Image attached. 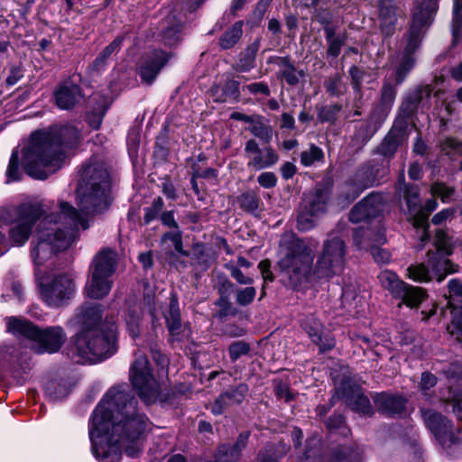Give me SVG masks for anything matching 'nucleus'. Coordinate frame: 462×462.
<instances>
[{"mask_svg": "<svg viewBox=\"0 0 462 462\" xmlns=\"http://www.w3.org/2000/svg\"><path fill=\"white\" fill-rule=\"evenodd\" d=\"M110 173L103 162L91 161L81 171V180L77 189L79 210L66 202L60 205L58 220L48 216L41 221L32 242L31 254L39 275L40 266L54 254L67 249L78 237L79 228H88V215L106 210L110 203Z\"/></svg>", "mask_w": 462, "mask_h": 462, "instance_id": "f257e3e1", "label": "nucleus"}, {"mask_svg": "<svg viewBox=\"0 0 462 462\" xmlns=\"http://www.w3.org/2000/svg\"><path fill=\"white\" fill-rule=\"evenodd\" d=\"M126 384L111 387L94 410L89 423L92 452L101 462H118L122 450L135 457L143 448L149 420L137 411Z\"/></svg>", "mask_w": 462, "mask_h": 462, "instance_id": "f03ea898", "label": "nucleus"}, {"mask_svg": "<svg viewBox=\"0 0 462 462\" xmlns=\"http://www.w3.org/2000/svg\"><path fill=\"white\" fill-rule=\"evenodd\" d=\"M79 141L80 132L73 125L33 133L23 151V166L25 172L34 179L45 180L61 167L65 149L73 148Z\"/></svg>", "mask_w": 462, "mask_h": 462, "instance_id": "7ed1b4c3", "label": "nucleus"}, {"mask_svg": "<svg viewBox=\"0 0 462 462\" xmlns=\"http://www.w3.org/2000/svg\"><path fill=\"white\" fill-rule=\"evenodd\" d=\"M101 309L97 303H85L76 315L80 326L70 349L71 358L78 363L99 362L116 352V325L111 323L106 330L100 325Z\"/></svg>", "mask_w": 462, "mask_h": 462, "instance_id": "20e7f679", "label": "nucleus"}, {"mask_svg": "<svg viewBox=\"0 0 462 462\" xmlns=\"http://www.w3.org/2000/svg\"><path fill=\"white\" fill-rule=\"evenodd\" d=\"M318 242L311 237L301 239L294 234H284L280 241L282 256L279 266L293 282H299L310 271Z\"/></svg>", "mask_w": 462, "mask_h": 462, "instance_id": "39448f33", "label": "nucleus"}, {"mask_svg": "<svg viewBox=\"0 0 462 462\" xmlns=\"http://www.w3.org/2000/svg\"><path fill=\"white\" fill-rule=\"evenodd\" d=\"M6 326L9 332L35 341L38 353L58 352L66 340V334L59 326L41 330L32 323L15 317L7 318Z\"/></svg>", "mask_w": 462, "mask_h": 462, "instance_id": "423d86ee", "label": "nucleus"}, {"mask_svg": "<svg viewBox=\"0 0 462 462\" xmlns=\"http://www.w3.org/2000/svg\"><path fill=\"white\" fill-rule=\"evenodd\" d=\"M117 254L111 249L104 248L95 254L89 267V280L86 285V292L92 299H102L111 291V277L116 272Z\"/></svg>", "mask_w": 462, "mask_h": 462, "instance_id": "0eeeda50", "label": "nucleus"}, {"mask_svg": "<svg viewBox=\"0 0 462 462\" xmlns=\"http://www.w3.org/2000/svg\"><path fill=\"white\" fill-rule=\"evenodd\" d=\"M346 262V245L344 241L333 236L324 241L318 255L314 273L319 278H331L344 270Z\"/></svg>", "mask_w": 462, "mask_h": 462, "instance_id": "6e6552de", "label": "nucleus"}, {"mask_svg": "<svg viewBox=\"0 0 462 462\" xmlns=\"http://www.w3.org/2000/svg\"><path fill=\"white\" fill-rule=\"evenodd\" d=\"M130 380L145 402H153L159 396L160 383L152 374L145 355L135 354V359L130 368Z\"/></svg>", "mask_w": 462, "mask_h": 462, "instance_id": "1a4fd4ad", "label": "nucleus"}, {"mask_svg": "<svg viewBox=\"0 0 462 462\" xmlns=\"http://www.w3.org/2000/svg\"><path fill=\"white\" fill-rule=\"evenodd\" d=\"M427 256V263L412 264L407 269L409 278L418 282H428L432 279L441 282L448 273L457 271L453 263L438 252L429 251Z\"/></svg>", "mask_w": 462, "mask_h": 462, "instance_id": "9d476101", "label": "nucleus"}, {"mask_svg": "<svg viewBox=\"0 0 462 462\" xmlns=\"http://www.w3.org/2000/svg\"><path fill=\"white\" fill-rule=\"evenodd\" d=\"M439 0H415L411 11L410 36L403 55L412 57L420 43L421 29L430 23L438 9Z\"/></svg>", "mask_w": 462, "mask_h": 462, "instance_id": "9b49d317", "label": "nucleus"}, {"mask_svg": "<svg viewBox=\"0 0 462 462\" xmlns=\"http://www.w3.org/2000/svg\"><path fill=\"white\" fill-rule=\"evenodd\" d=\"M41 295L43 300L51 307H59L64 304L74 293L75 286L68 275H58L49 283H41Z\"/></svg>", "mask_w": 462, "mask_h": 462, "instance_id": "f8f14e48", "label": "nucleus"}, {"mask_svg": "<svg viewBox=\"0 0 462 462\" xmlns=\"http://www.w3.org/2000/svg\"><path fill=\"white\" fill-rule=\"evenodd\" d=\"M171 57V52L159 49L145 52L138 63V73L142 81L152 85Z\"/></svg>", "mask_w": 462, "mask_h": 462, "instance_id": "ddd939ff", "label": "nucleus"}, {"mask_svg": "<svg viewBox=\"0 0 462 462\" xmlns=\"http://www.w3.org/2000/svg\"><path fill=\"white\" fill-rule=\"evenodd\" d=\"M245 154L247 159V168L261 171L271 168L279 162V154L271 146L260 148L254 139L245 143Z\"/></svg>", "mask_w": 462, "mask_h": 462, "instance_id": "4468645a", "label": "nucleus"}, {"mask_svg": "<svg viewBox=\"0 0 462 462\" xmlns=\"http://www.w3.org/2000/svg\"><path fill=\"white\" fill-rule=\"evenodd\" d=\"M421 413L426 426L441 445H450L455 442L452 424L447 418L432 410H421Z\"/></svg>", "mask_w": 462, "mask_h": 462, "instance_id": "2eb2a0df", "label": "nucleus"}, {"mask_svg": "<svg viewBox=\"0 0 462 462\" xmlns=\"http://www.w3.org/2000/svg\"><path fill=\"white\" fill-rule=\"evenodd\" d=\"M395 96V88L391 83L385 82L382 88L380 106L371 113L369 122L365 126L368 132L366 138H370L386 118L393 105Z\"/></svg>", "mask_w": 462, "mask_h": 462, "instance_id": "dca6fc26", "label": "nucleus"}, {"mask_svg": "<svg viewBox=\"0 0 462 462\" xmlns=\"http://www.w3.org/2000/svg\"><path fill=\"white\" fill-rule=\"evenodd\" d=\"M301 328L313 343L325 352L335 346V339L329 331H325L322 323L314 316L308 315L301 321Z\"/></svg>", "mask_w": 462, "mask_h": 462, "instance_id": "f3484780", "label": "nucleus"}, {"mask_svg": "<svg viewBox=\"0 0 462 462\" xmlns=\"http://www.w3.org/2000/svg\"><path fill=\"white\" fill-rule=\"evenodd\" d=\"M297 462H324L321 459L320 441L317 438L308 440L303 457ZM327 462H352L350 450L346 447H340L334 450Z\"/></svg>", "mask_w": 462, "mask_h": 462, "instance_id": "a211bd4d", "label": "nucleus"}, {"mask_svg": "<svg viewBox=\"0 0 462 462\" xmlns=\"http://www.w3.org/2000/svg\"><path fill=\"white\" fill-rule=\"evenodd\" d=\"M383 209V197L380 194H370L356 204L349 213V220L359 223L377 217Z\"/></svg>", "mask_w": 462, "mask_h": 462, "instance_id": "6ab92c4d", "label": "nucleus"}, {"mask_svg": "<svg viewBox=\"0 0 462 462\" xmlns=\"http://www.w3.org/2000/svg\"><path fill=\"white\" fill-rule=\"evenodd\" d=\"M375 183V179L372 175L370 169H362L358 171L356 175V180L351 182H346L343 187L342 195L345 196L344 202L349 204L354 201L360 193L372 187Z\"/></svg>", "mask_w": 462, "mask_h": 462, "instance_id": "aec40b11", "label": "nucleus"}, {"mask_svg": "<svg viewBox=\"0 0 462 462\" xmlns=\"http://www.w3.org/2000/svg\"><path fill=\"white\" fill-rule=\"evenodd\" d=\"M248 390V386L245 383H239L236 386L230 387L217 397L212 404L211 411L218 415L231 405L240 404L245 400Z\"/></svg>", "mask_w": 462, "mask_h": 462, "instance_id": "412c9836", "label": "nucleus"}, {"mask_svg": "<svg viewBox=\"0 0 462 462\" xmlns=\"http://www.w3.org/2000/svg\"><path fill=\"white\" fill-rule=\"evenodd\" d=\"M378 16L382 33L386 37L392 36L395 32L397 21L396 6L393 0L378 1Z\"/></svg>", "mask_w": 462, "mask_h": 462, "instance_id": "4be33fe9", "label": "nucleus"}, {"mask_svg": "<svg viewBox=\"0 0 462 462\" xmlns=\"http://www.w3.org/2000/svg\"><path fill=\"white\" fill-rule=\"evenodd\" d=\"M328 200V190L323 188H316L304 195L301 206L319 217L327 211Z\"/></svg>", "mask_w": 462, "mask_h": 462, "instance_id": "5701e85b", "label": "nucleus"}, {"mask_svg": "<svg viewBox=\"0 0 462 462\" xmlns=\"http://www.w3.org/2000/svg\"><path fill=\"white\" fill-rule=\"evenodd\" d=\"M404 175H401L400 182L403 181ZM400 189L403 192V199L408 208V215L412 221V225L415 227V220L418 218V215L421 211V204L420 199V194L418 187L415 185H408L405 182L400 183Z\"/></svg>", "mask_w": 462, "mask_h": 462, "instance_id": "b1692460", "label": "nucleus"}, {"mask_svg": "<svg viewBox=\"0 0 462 462\" xmlns=\"http://www.w3.org/2000/svg\"><path fill=\"white\" fill-rule=\"evenodd\" d=\"M80 88L71 82L61 84L54 92L57 106L60 109H70L79 101Z\"/></svg>", "mask_w": 462, "mask_h": 462, "instance_id": "393cba45", "label": "nucleus"}, {"mask_svg": "<svg viewBox=\"0 0 462 462\" xmlns=\"http://www.w3.org/2000/svg\"><path fill=\"white\" fill-rule=\"evenodd\" d=\"M376 408L384 414H401L405 407V400L399 395L386 393H377L374 397Z\"/></svg>", "mask_w": 462, "mask_h": 462, "instance_id": "a878e982", "label": "nucleus"}, {"mask_svg": "<svg viewBox=\"0 0 462 462\" xmlns=\"http://www.w3.org/2000/svg\"><path fill=\"white\" fill-rule=\"evenodd\" d=\"M354 242L359 248L365 250L373 245L379 246L385 242L384 231L379 226L375 231L360 227L354 234Z\"/></svg>", "mask_w": 462, "mask_h": 462, "instance_id": "bb28decb", "label": "nucleus"}, {"mask_svg": "<svg viewBox=\"0 0 462 462\" xmlns=\"http://www.w3.org/2000/svg\"><path fill=\"white\" fill-rule=\"evenodd\" d=\"M123 41V36H117L111 43L105 47L94 61L88 66L89 71L98 73L104 70L107 64V60L112 54L119 51L121 49Z\"/></svg>", "mask_w": 462, "mask_h": 462, "instance_id": "cd10ccee", "label": "nucleus"}, {"mask_svg": "<svg viewBox=\"0 0 462 462\" xmlns=\"http://www.w3.org/2000/svg\"><path fill=\"white\" fill-rule=\"evenodd\" d=\"M214 261L213 250L202 244H196L192 248L191 264L199 271H206Z\"/></svg>", "mask_w": 462, "mask_h": 462, "instance_id": "c85d7f7f", "label": "nucleus"}, {"mask_svg": "<svg viewBox=\"0 0 462 462\" xmlns=\"http://www.w3.org/2000/svg\"><path fill=\"white\" fill-rule=\"evenodd\" d=\"M342 397H346L347 403L354 411L363 415H371L373 413L369 399L360 393L358 389L352 390L351 393H346L344 390Z\"/></svg>", "mask_w": 462, "mask_h": 462, "instance_id": "c756f323", "label": "nucleus"}, {"mask_svg": "<svg viewBox=\"0 0 462 462\" xmlns=\"http://www.w3.org/2000/svg\"><path fill=\"white\" fill-rule=\"evenodd\" d=\"M232 288L229 281H225L218 289L220 294L219 299L216 301V305L219 308L216 312V317L222 319L227 316L235 315L236 310L228 298V291Z\"/></svg>", "mask_w": 462, "mask_h": 462, "instance_id": "7c9ffc66", "label": "nucleus"}, {"mask_svg": "<svg viewBox=\"0 0 462 462\" xmlns=\"http://www.w3.org/2000/svg\"><path fill=\"white\" fill-rule=\"evenodd\" d=\"M273 59L280 68V77L289 85L293 86L298 84L300 78L304 76L302 71L296 70L295 67L290 62L288 57H275Z\"/></svg>", "mask_w": 462, "mask_h": 462, "instance_id": "2f4dec72", "label": "nucleus"}, {"mask_svg": "<svg viewBox=\"0 0 462 462\" xmlns=\"http://www.w3.org/2000/svg\"><path fill=\"white\" fill-rule=\"evenodd\" d=\"M324 32L328 43L327 53L328 56L337 58L340 54L342 46H344L346 43V33H336V29L332 26H326L324 28Z\"/></svg>", "mask_w": 462, "mask_h": 462, "instance_id": "473e14b6", "label": "nucleus"}, {"mask_svg": "<svg viewBox=\"0 0 462 462\" xmlns=\"http://www.w3.org/2000/svg\"><path fill=\"white\" fill-rule=\"evenodd\" d=\"M381 285L395 298L396 296L403 295L405 290V282L401 281L398 276L389 271L384 270L378 275Z\"/></svg>", "mask_w": 462, "mask_h": 462, "instance_id": "72a5a7b5", "label": "nucleus"}, {"mask_svg": "<svg viewBox=\"0 0 462 462\" xmlns=\"http://www.w3.org/2000/svg\"><path fill=\"white\" fill-rule=\"evenodd\" d=\"M438 203L434 199H428L424 206L421 205V211L418 215L417 220H415V227L422 229V234L420 236L421 242L428 241L430 238L428 234V217L430 213L436 209Z\"/></svg>", "mask_w": 462, "mask_h": 462, "instance_id": "f704fd0d", "label": "nucleus"}, {"mask_svg": "<svg viewBox=\"0 0 462 462\" xmlns=\"http://www.w3.org/2000/svg\"><path fill=\"white\" fill-rule=\"evenodd\" d=\"M448 396L447 401L453 403V411L462 410V377H448Z\"/></svg>", "mask_w": 462, "mask_h": 462, "instance_id": "c9c22d12", "label": "nucleus"}, {"mask_svg": "<svg viewBox=\"0 0 462 462\" xmlns=\"http://www.w3.org/2000/svg\"><path fill=\"white\" fill-rule=\"evenodd\" d=\"M425 297L426 292L423 289L405 283L403 295L395 298L401 299L405 305L413 308L419 306Z\"/></svg>", "mask_w": 462, "mask_h": 462, "instance_id": "e433bc0d", "label": "nucleus"}, {"mask_svg": "<svg viewBox=\"0 0 462 462\" xmlns=\"http://www.w3.org/2000/svg\"><path fill=\"white\" fill-rule=\"evenodd\" d=\"M221 90L222 94L216 97L218 102H226L228 98L236 99L239 97V82L234 79L227 80L222 88L219 86L212 88L213 95H217Z\"/></svg>", "mask_w": 462, "mask_h": 462, "instance_id": "4c0bfd02", "label": "nucleus"}, {"mask_svg": "<svg viewBox=\"0 0 462 462\" xmlns=\"http://www.w3.org/2000/svg\"><path fill=\"white\" fill-rule=\"evenodd\" d=\"M249 131L255 137L268 143L273 138V129L271 125L262 119H254L249 126Z\"/></svg>", "mask_w": 462, "mask_h": 462, "instance_id": "58836bf2", "label": "nucleus"}, {"mask_svg": "<svg viewBox=\"0 0 462 462\" xmlns=\"http://www.w3.org/2000/svg\"><path fill=\"white\" fill-rule=\"evenodd\" d=\"M243 23L236 22L229 30H227L220 38L219 44L223 49L233 47L242 36Z\"/></svg>", "mask_w": 462, "mask_h": 462, "instance_id": "ea45409f", "label": "nucleus"}, {"mask_svg": "<svg viewBox=\"0 0 462 462\" xmlns=\"http://www.w3.org/2000/svg\"><path fill=\"white\" fill-rule=\"evenodd\" d=\"M142 310L138 304L131 306L125 317L127 328L132 337L139 335V323L142 317Z\"/></svg>", "mask_w": 462, "mask_h": 462, "instance_id": "a19ab883", "label": "nucleus"}, {"mask_svg": "<svg viewBox=\"0 0 462 462\" xmlns=\"http://www.w3.org/2000/svg\"><path fill=\"white\" fill-rule=\"evenodd\" d=\"M167 327L173 341H181L184 338H188L190 335V328L182 325L180 322V317L175 319L166 321Z\"/></svg>", "mask_w": 462, "mask_h": 462, "instance_id": "79ce46f5", "label": "nucleus"}, {"mask_svg": "<svg viewBox=\"0 0 462 462\" xmlns=\"http://www.w3.org/2000/svg\"><path fill=\"white\" fill-rule=\"evenodd\" d=\"M167 327L173 341H181L184 338H188L190 335V328L182 325L180 322V317L175 319L166 321Z\"/></svg>", "mask_w": 462, "mask_h": 462, "instance_id": "37998d69", "label": "nucleus"}, {"mask_svg": "<svg viewBox=\"0 0 462 462\" xmlns=\"http://www.w3.org/2000/svg\"><path fill=\"white\" fill-rule=\"evenodd\" d=\"M248 438H249L248 431L242 432L238 436L237 440L234 446H232V447L228 446V445L220 446L218 448L219 455L230 456L231 457L237 456L240 453V451L242 450V448H244L246 446Z\"/></svg>", "mask_w": 462, "mask_h": 462, "instance_id": "c03bdc74", "label": "nucleus"}, {"mask_svg": "<svg viewBox=\"0 0 462 462\" xmlns=\"http://www.w3.org/2000/svg\"><path fill=\"white\" fill-rule=\"evenodd\" d=\"M319 217L312 214L310 210L303 208L300 205L298 216H297V227L301 232H306L312 229Z\"/></svg>", "mask_w": 462, "mask_h": 462, "instance_id": "a18cd8bd", "label": "nucleus"}, {"mask_svg": "<svg viewBox=\"0 0 462 462\" xmlns=\"http://www.w3.org/2000/svg\"><path fill=\"white\" fill-rule=\"evenodd\" d=\"M227 351L231 362L235 363L239 358L247 356L251 351V346L246 341L236 340L228 346Z\"/></svg>", "mask_w": 462, "mask_h": 462, "instance_id": "49530a36", "label": "nucleus"}, {"mask_svg": "<svg viewBox=\"0 0 462 462\" xmlns=\"http://www.w3.org/2000/svg\"><path fill=\"white\" fill-rule=\"evenodd\" d=\"M259 44L254 42L251 44L242 54L239 60V69L241 71H248L254 66L255 55L258 51Z\"/></svg>", "mask_w": 462, "mask_h": 462, "instance_id": "de8ad7c7", "label": "nucleus"}, {"mask_svg": "<svg viewBox=\"0 0 462 462\" xmlns=\"http://www.w3.org/2000/svg\"><path fill=\"white\" fill-rule=\"evenodd\" d=\"M323 159V151L315 144H311L309 150L303 151L300 154V162L305 167L311 166L316 162H320Z\"/></svg>", "mask_w": 462, "mask_h": 462, "instance_id": "09e8293b", "label": "nucleus"}, {"mask_svg": "<svg viewBox=\"0 0 462 462\" xmlns=\"http://www.w3.org/2000/svg\"><path fill=\"white\" fill-rule=\"evenodd\" d=\"M436 251L444 258L452 253L450 238L443 230H438L435 236Z\"/></svg>", "mask_w": 462, "mask_h": 462, "instance_id": "8fccbe9b", "label": "nucleus"}, {"mask_svg": "<svg viewBox=\"0 0 462 462\" xmlns=\"http://www.w3.org/2000/svg\"><path fill=\"white\" fill-rule=\"evenodd\" d=\"M237 201L242 209L253 213L258 208L260 199L254 191H248L241 194Z\"/></svg>", "mask_w": 462, "mask_h": 462, "instance_id": "3c124183", "label": "nucleus"}, {"mask_svg": "<svg viewBox=\"0 0 462 462\" xmlns=\"http://www.w3.org/2000/svg\"><path fill=\"white\" fill-rule=\"evenodd\" d=\"M170 240L174 246V249L184 256H189V253L183 249L182 243V232L179 228L173 229V231L167 232L162 236V243H165Z\"/></svg>", "mask_w": 462, "mask_h": 462, "instance_id": "603ef678", "label": "nucleus"}, {"mask_svg": "<svg viewBox=\"0 0 462 462\" xmlns=\"http://www.w3.org/2000/svg\"><path fill=\"white\" fill-rule=\"evenodd\" d=\"M19 156L16 151L12 152L6 170V183L21 180L23 172L19 170Z\"/></svg>", "mask_w": 462, "mask_h": 462, "instance_id": "864d4df0", "label": "nucleus"}, {"mask_svg": "<svg viewBox=\"0 0 462 462\" xmlns=\"http://www.w3.org/2000/svg\"><path fill=\"white\" fill-rule=\"evenodd\" d=\"M451 315L452 320L448 329L457 340L462 341V308H452Z\"/></svg>", "mask_w": 462, "mask_h": 462, "instance_id": "5fc2aeb1", "label": "nucleus"}, {"mask_svg": "<svg viewBox=\"0 0 462 462\" xmlns=\"http://www.w3.org/2000/svg\"><path fill=\"white\" fill-rule=\"evenodd\" d=\"M413 66H414L413 57L402 55V60L396 69V73H395L396 84H401L404 80L407 74L411 71V69L413 68Z\"/></svg>", "mask_w": 462, "mask_h": 462, "instance_id": "6e6d98bb", "label": "nucleus"}, {"mask_svg": "<svg viewBox=\"0 0 462 462\" xmlns=\"http://www.w3.org/2000/svg\"><path fill=\"white\" fill-rule=\"evenodd\" d=\"M462 26V0H454L452 32L457 38Z\"/></svg>", "mask_w": 462, "mask_h": 462, "instance_id": "4d7b16f0", "label": "nucleus"}, {"mask_svg": "<svg viewBox=\"0 0 462 462\" xmlns=\"http://www.w3.org/2000/svg\"><path fill=\"white\" fill-rule=\"evenodd\" d=\"M256 295V290L254 287H246L239 289L236 293V303L240 306H247L253 302Z\"/></svg>", "mask_w": 462, "mask_h": 462, "instance_id": "13d9d810", "label": "nucleus"}, {"mask_svg": "<svg viewBox=\"0 0 462 462\" xmlns=\"http://www.w3.org/2000/svg\"><path fill=\"white\" fill-rule=\"evenodd\" d=\"M398 146V140L393 134H389L382 142L378 148L381 154L391 156L394 153Z\"/></svg>", "mask_w": 462, "mask_h": 462, "instance_id": "bf43d9fd", "label": "nucleus"}, {"mask_svg": "<svg viewBox=\"0 0 462 462\" xmlns=\"http://www.w3.org/2000/svg\"><path fill=\"white\" fill-rule=\"evenodd\" d=\"M46 393L51 400L58 401L66 397L69 394V390L65 384L51 383L46 386Z\"/></svg>", "mask_w": 462, "mask_h": 462, "instance_id": "052dcab7", "label": "nucleus"}, {"mask_svg": "<svg viewBox=\"0 0 462 462\" xmlns=\"http://www.w3.org/2000/svg\"><path fill=\"white\" fill-rule=\"evenodd\" d=\"M152 359L157 364V365L160 366V370L158 372L159 376L166 377L168 374V370H167V367L169 365L168 357L165 355H163L162 353H161L160 351L155 350V351H152Z\"/></svg>", "mask_w": 462, "mask_h": 462, "instance_id": "680f3d73", "label": "nucleus"}, {"mask_svg": "<svg viewBox=\"0 0 462 462\" xmlns=\"http://www.w3.org/2000/svg\"><path fill=\"white\" fill-rule=\"evenodd\" d=\"M431 193L435 197H439L443 201L453 194V189L443 183H434L430 188Z\"/></svg>", "mask_w": 462, "mask_h": 462, "instance_id": "e2e57ef3", "label": "nucleus"}, {"mask_svg": "<svg viewBox=\"0 0 462 462\" xmlns=\"http://www.w3.org/2000/svg\"><path fill=\"white\" fill-rule=\"evenodd\" d=\"M226 269L229 270L231 276L240 284L247 285L252 284L254 282V279L248 276H245L242 271L232 264H226Z\"/></svg>", "mask_w": 462, "mask_h": 462, "instance_id": "0e129e2a", "label": "nucleus"}, {"mask_svg": "<svg viewBox=\"0 0 462 462\" xmlns=\"http://www.w3.org/2000/svg\"><path fill=\"white\" fill-rule=\"evenodd\" d=\"M257 181L264 189H272L277 184V177L273 172L264 171L257 177Z\"/></svg>", "mask_w": 462, "mask_h": 462, "instance_id": "69168bd1", "label": "nucleus"}, {"mask_svg": "<svg viewBox=\"0 0 462 462\" xmlns=\"http://www.w3.org/2000/svg\"><path fill=\"white\" fill-rule=\"evenodd\" d=\"M368 249L371 251V254L376 263H386L390 262L391 254L385 249L380 248L376 245H373Z\"/></svg>", "mask_w": 462, "mask_h": 462, "instance_id": "338daca9", "label": "nucleus"}, {"mask_svg": "<svg viewBox=\"0 0 462 462\" xmlns=\"http://www.w3.org/2000/svg\"><path fill=\"white\" fill-rule=\"evenodd\" d=\"M244 90H248L251 94H262L263 96L270 95V89L266 83L264 82H255L249 85H246L243 88Z\"/></svg>", "mask_w": 462, "mask_h": 462, "instance_id": "774afa93", "label": "nucleus"}]
</instances>
